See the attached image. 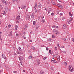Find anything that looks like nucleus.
<instances>
[{
    "label": "nucleus",
    "instance_id": "nucleus-1",
    "mask_svg": "<svg viewBox=\"0 0 74 74\" xmlns=\"http://www.w3.org/2000/svg\"><path fill=\"white\" fill-rule=\"evenodd\" d=\"M68 69H69V70L71 72H73V71H74V68H73L71 65H70L69 66V67H68Z\"/></svg>",
    "mask_w": 74,
    "mask_h": 74
},
{
    "label": "nucleus",
    "instance_id": "nucleus-2",
    "mask_svg": "<svg viewBox=\"0 0 74 74\" xmlns=\"http://www.w3.org/2000/svg\"><path fill=\"white\" fill-rule=\"evenodd\" d=\"M1 1L5 5H7L8 4V3L7 1H5V0H1Z\"/></svg>",
    "mask_w": 74,
    "mask_h": 74
},
{
    "label": "nucleus",
    "instance_id": "nucleus-3",
    "mask_svg": "<svg viewBox=\"0 0 74 74\" xmlns=\"http://www.w3.org/2000/svg\"><path fill=\"white\" fill-rule=\"evenodd\" d=\"M29 18H30V15L29 14H27L26 15V18L27 20H29Z\"/></svg>",
    "mask_w": 74,
    "mask_h": 74
},
{
    "label": "nucleus",
    "instance_id": "nucleus-4",
    "mask_svg": "<svg viewBox=\"0 0 74 74\" xmlns=\"http://www.w3.org/2000/svg\"><path fill=\"white\" fill-rule=\"evenodd\" d=\"M57 6H58L59 8H61V9H63V6L60 5L58 4L57 5Z\"/></svg>",
    "mask_w": 74,
    "mask_h": 74
},
{
    "label": "nucleus",
    "instance_id": "nucleus-5",
    "mask_svg": "<svg viewBox=\"0 0 74 74\" xmlns=\"http://www.w3.org/2000/svg\"><path fill=\"white\" fill-rule=\"evenodd\" d=\"M21 8L22 10H23V9H25V8H26V6L23 5H21Z\"/></svg>",
    "mask_w": 74,
    "mask_h": 74
},
{
    "label": "nucleus",
    "instance_id": "nucleus-6",
    "mask_svg": "<svg viewBox=\"0 0 74 74\" xmlns=\"http://www.w3.org/2000/svg\"><path fill=\"white\" fill-rule=\"evenodd\" d=\"M31 17L32 20H33L34 18V13H33L31 15Z\"/></svg>",
    "mask_w": 74,
    "mask_h": 74
},
{
    "label": "nucleus",
    "instance_id": "nucleus-7",
    "mask_svg": "<svg viewBox=\"0 0 74 74\" xmlns=\"http://www.w3.org/2000/svg\"><path fill=\"white\" fill-rule=\"evenodd\" d=\"M67 28V25L66 24H64L63 27V29H66Z\"/></svg>",
    "mask_w": 74,
    "mask_h": 74
},
{
    "label": "nucleus",
    "instance_id": "nucleus-8",
    "mask_svg": "<svg viewBox=\"0 0 74 74\" xmlns=\"http://www.w3.org/2000/svg\"><path fill=\"white\" fill-rule=\"evenodd\" d=\"M19 60L20 61H22L23 60V57L22 56H21L19 57Z\"/></svg>",
    "mask_w": 74,
    "mask_h": 74
},
{
    "label": "nucleus",
    "instance_id": "nucleus-9",
    "mask_svg": "<svg viewBox=\"0 0 74 74\" xmlns=\"http://www.w3.org/2000/svg\"><path fill=\"white\" fill-rule=\"evenodd\" d=\"M56 29V28H55L54 29H53V32H56V33H58V31Z\"/></svg>",
    "mask_w": 74,
    "mask_h": 74
},
{
    "label": "nucleus",
    "instance_id": "nucleus-10",
    "mask_svg": "<svg viewBox=\"0 0 74 74\" xmlns=\"http://www.w3.org/2000/svg\"><path fill=\"white\" fill-rule=\"evenodd\" d=\"M2 57L4 59H6V57H5V56L4 54H2Z\"/></svg>",
    "mask_w": 74,
    "mask_h": 74
},
{
    "label": "nucleus",
    "instance_id": "nucleus-11",
    "mask_svg": "<svg viewBox=\"0 0 74 74\" xmlns=\"http://www.w3.org/2000/svg\"><path fill=\"white\" fill-rule=\"evenodd\" d=\"M37 62L38 64H40V61L39 60H38L37 61Z\"/></svg>",
    "mask_w": 74,
    "mask_h": 74
},
{
    "label": "nucleus",
    "instance_id": "nucleus-12",
    "mask_svg": "<svg viewBox=\"0 0 74 74\" xmlns=\"http://www.w3.org/2000/svg\"><path fill=\"white\" fill-rule=\"evenodd\" d=\"M31 48L32 49H33V50L35 49V47H34V46H32L31 47Z\"/></svg>",
    "mask_w": 74,
    "mask_h": 74
},
{
    "label": "nucleus",
    "instance_id": "nucleus-13",
    "mask_svg": "<svg viewBox=\"0 0 74 74\" xmlns=\"http://www.w3.org/2000/svg\"><path fill=\"white\" fill-rule=\"evenodd\" d=\"M44 71H43L41 70L40 72V74H44Z\"/></svg>",
    "mask_w": 74,
    "mask_h": 74
},
{
    "label": "nucleus",
    "instance_id": "nucleus-14",
    "mask_svg": "<svg viewBox=\"0 0 74 74\" xmlns=\"http://www.w3.org/2000/svg\"><path fill=\"white\" fill-rule=\"evenodd\" d=\"M45 19H42L41 21V22H42V23H44L45 22Z\"/></svg>",
    "mask_w": 74,
    "mask_h": 74
},
{
    "label": "nucleus",
    "instance_id": "nucleus-15",
    "mask_svg": "<svg viewBox=\"0 0 74 74\" xmlns=\"http://www.w3.org/2000/svg\"><path fill=\"white\" fill-rule=\"evenodd\" d=\"M5 10L6 12H8V9L7 8H5Z\"/></svg>",
    "mask_w": 74,
    "mask_h": 74
},
{
    "label": "nucleus",
    "instance_id": "nucleus-16",
    "mask_svg": "<svg viewBox=\"0 0 74 74\" xmlns=\"http://www.w3.org/2000/svg\"><path fill=\"white\" fill-rule=\"evenodd\" d=\"M17 18L18 19V20H19V19H21V17H20V16L19 15L17 17Z\"/></svg>",
    "mask_w": 74,
    "mask_h": 74
},
{
    "label": "nucleus",
    "instance_id": "nucleus-17",
    "mask_svg": "<svg viewBox=\"0 0 74 74\" xmlns=\"http://www.w3.org/2000/svg\"><path fill=\"white\" fill-rule=\"evenodd\" d=\"M12 32L11 31L10 33L9 36H12Z\"/></svg>",
    "mask_w": 74,
    "mask_h": 74
},
{
    "label": "nucleus",
    "instance_id": "nucleus-18",
    "mask_svg": "<svg viewBox=\"0 0 74 74\" xmlns=\"http://www.w3.org/2000/svg\"><path fill=\"white\" fill-rule=\"evenodd\" d=\"M38 7L39 8H41L42 7V5L40 3H39L38 5Z\"/></svg>",
    "mask_w": 74,
    "mask_h": 74
},
{
    "label": "nucleus",
    "instance_id": "nucleus-19",
    "mask_svg": "<svg viewBox=\"0 0 74 74\" xmlns=\"http://www.w3.org/2000/svg\"><path fill=\"white\" fill-rule=\"evenodd\" d=\"M17 28H18V25H15V29L16 30H17Z\"/></svg>",
    "mask_w": 74,
    "mask_h": 74
},
{
    "label": "nucleus",
    "instance_id": "nucleus-20",
    "mask_svg": "<svg viewBox=\"0 0 74 74\" xmlns=\"http://www.w3.org/2000/svg\"><path fill=\"white\" fill-rule=\"evenodd\" d=\"M16 52H17V53L18 55H19L21 54V52H20L19 51H17Z\"/></svg>",
    "mask_w": 74,
    "mask_h": 74
},
{
    "label": "nucleus",
    "instance_id": "nucleus-21",
    "mask_svg": "<svg viewBox=\"0 0 74 74\" xmlns=\"http://www.w3.org/2000/svg\"><path fill=\"white\" fill-rule=\"evenodd\" d=\"M26 29H27V25H25V27H24V30H25Z\"/></svg>",
    "mask_w": 74,
    "mask_h": 74
},
{
    "label": "nucleus",
    "instance_id": "nucleus-22",
    "mask_svg": "<svg viewBox=\"0 0 74 74\" xmlns=\"http://www.w3.org/2000/svg\"><path fill=\"white\" fill-rule=\"evenodd\" d=\"M2 14L3 15H5V12L4 11H3Z\"/></svg>",
    "mask_w": 74,
    "mask_h": 74
},
{
    "label": "nucleus",
    "instance_id": "nucleus-23",
    "mask_svg": "<svg viewBox=\"0 0 74 74\" xmlns=\"http://www.w3.org/2000/svg\"><path fill=\"white\" fill-rule=\"evenodd\" d=\"M71 20H69L68 22V25H70V23H71Z\"/></svg>",
    "mask_w": 74,
    "mask_h": 74
},
{
    "label": "nucleus",
    "instance_id": "nucleus-24",
    "mask_svg": "<svg viewBox=\"0 0 74 74\" xmlns=\"http://www.w3.org/2000/svg\"><path fill=\"white\" fill-rule=\"evenodd\" d=\"M32 58V57L31 56H29L28 57L29 59H31V58Z\"/></svg>",
    "mask_w": 74,
    "mask_h": 74
},
{
    "label": "nucleus",
    "instance_id": "nucleus-25",
    "mask_svg": "<svg viewBox=\"0 0 74 74\" xmlns=\"http://www.w3.org/2000/svg\"><path fill=\"white\" fill-rule=\"evenodd\" d=\"M43 59L44 60H46L47 59V57H45L43 58Z\"/></svg>",
    "mask_w": 74,
    "mask_h": 74
},
{
    "label": "nucleus",
    "instance_id": "nucleus-26",
    "mask_svg": "<svg viewBox=\"0 0 74 74\" xmlns=\"http://www.w3.org/2000/svg\"><path fill=\"white\" fill-rule=\"evenodd\" d=\"M37 8V4H35V5L34 7V9H36Z\"/></svg>",
    "mask_w": 74,
    "mask_h": 74
},
{
    "label": "nucleus",
    "instance_id": "nucleus-27",
    "mask_svg": "<svg viewBox=\"0 0 74 74\" xmlns=\"http://www.w3.org/2000/svg\"><path fill=\"white\" fill-rule=\"evenodd\" d=\"M11 27V25H10V24H9L8 25V27H9V28L10 27Z\"/></svg>",
    "mask_w": 74,
    "mask_h": 74
},
{
    "label": "nucleus",
    "instance_id": "nucleus-28",
    "mask_svg": "<svg viewBox=\"0 0 74 74\" xmlns=\"http://www.w3.org/2000/svg\"><path fill=\"white\" fill-rule=\"evenodd\" d=\"M36 24V21H34L33 22V25H34Z\"/></svg>",
    "mask_w": 74,
    "mask_h": 74
},
{
    "label": "nucleus",
    "instance_id": "nucleus-29",
    "mask_svg": "<svg viewBox=\"0 0 74 74\" xmlns=\"http://www.w3.org/2000/svg\"><path fill=\"white\" fill-rule=\"evenodd\" d=\"M51 8H49V10H48V11L49 12H50V11H51Z\"/></svg>",
    "mask_w": 74,
    "mask_h": 74
},
{
    "label": "nucleus",
    "instance_id": "nucleus-30",
    "mask_svg": "<svg viewBox=\"0 0 74 74\" xmlns=\"http://www.w3.org/2000/svg\"><path fill=\"white\" fill-rule=\"evenodd\" d=\"M57 62V61H56L54 60V61L53 63H56Z\"/></svg>",
    "mask_w": 74,
    "mask_h": 74
},
{
    "label": "nucleus",
    "instance_id": "nucleus-31",
    "mask_svg": "<svg viewBox=\"0 0 74 74\" xmlns=\"http://www.w3.org/2000/svg\"><path fill=\"white\" fill-rule=\"evenodd\" d=\"M64 64V65H67V62H65L64 63H63Z\"/></svg>",
    "mask_w": 74,
    "mask_h": 74
},
{
    "label": "nucleus",
    "instance_id": "nucleus-32",
    "mask_svg": "<svg viewBox=\"0 0 74 74\" xmlns=\"http://www.w3.org/2000/svg\"><path fill=\"white\" fill-rule=\"evenodd\" d=\"M52 28H53V29H54V28H55V25L52 26Z\"/></svg>",
    "mask_w": 74,
    "mask_h": 74
},
{
    "label": "nucleus",
    "instance_id": "nucleus-33",
    "mask_svg": "<svg viewBox=\"0 0 74 74\" xmlns=\"http://www.w3.org/2000/svg\"><path fill=\"white\" fill-rule=\"evenodd\" d=\"M48 41H51V39L49 38V39H48Z\"/></svg>",
    "mask_w": 74,
    "mask_h": 74
},
{
    "label": "nucleus",
    "instance_id": "nucleus-34",
    "mask_svg": "<svg viewBox=\"0 0 74 74\" xmlns=\"http://www.w3.org/2000/svg\"><path fill=\"white\" fill-rule=\"evenodd\" d=\"M51 15L52 16H53L54 15V13L53 12L52 13H51Z\"/></svg>",
    "mask_w": 74,
    "mask_h": 74
},
{
    "label": "nucleus",
    "instance_id": "nucleus-35",
    "mask_svg": "<svg viewBox=\"0 0 74 74\" xmlns=\"http://www.w3.org/2000/svg\"><path fill=\"white\" fill-rule=\"evenodd\" d=\"M64 19H65V18L64 17H63L62 18V20H63Z\"/></svg>",
    "mask_w": 74,
    "mask_h": 74
},
{
    "label": "nucleus",
    "instance_id": "nucleus-36",
    "mask_svg": "<svg viewBox=\"0 0 74 74\" xmlns=\"http://www.w3.org/2000/svg\"><path fill=\"white\" fill-rule=\"evenodd\" d=\"M55 60V59H54V58H52L51 59V61H53V60Z\"/></svg>",
    "mask_w": 74,
    "mask_h": 74
},
{
    "label": "nucleus",
    "instance_id": "nucleus-37",
    "mask_svg": "<svg viewBox=\"0 0 74 74\" xmlns=\"http://www.w3.org/2000/svg\"><path fill=\"white\" fill-rule=\"evenodd\" d=\"M52 37L53 38H55V35H52Z\"/></svg>",
    "mask_w": 74,
    "mask_h": 74
},
{
    "label": "nucleus",
    "instance_id": "nucleus-38",
    "mask_svg": "<svg viewBox=\"0 0 74 74\" xmlns=\"http://www.w3.org/2000/svg\"><path fill=\"white\" fill-rule=\"evenodd\" d=\"M62 15H63V13H61L60 14V16Z\"/></svg>",
    "mask_w": 74,
    "mask_h": 74
},
{
    "label": "nucleus",
    "instance_id": "nucleus-39",
    "mask_svg": "<svg viewBox=\"0 0 74 74\" xmlns=\"http://www.w3.org/2000/svg\"><path fill=\"white\" fill-rule=\"evenodd\" d=\"M57 49H58V48H57L56 47L55 48V51H56V50H57Z\"/></svg>",
    "mask_w": 74,
    "mask_h": 74
},
{
    "label": "nucleus",
    "instance_id": "nucleus-40",
    "mask_svg": "<svg viewBox=\"0 0 74 74\" xmlns=\"http://www.w3.org/2000/svg\"><path fill=\"white\" fill-rule=\"evenodd\" d=\"M72 41H73V42H74V38H72Z\"/></svg>",
    "mask_w": 74,
    "mask_h": 74
},
{
    "label": "nucleus",
    "instance_id": "nucleus-41",
    "mask_svg": "<svg viewBox=\"0 0 74 74\" xmlns=\"http://www.w3.org/2000/svg\"><path fill=\"white\" fill-rule=\"evenodd\" d=\"M49 52L50 53V54H51V53H51V50H49Z\"/></svg>",
    "mask_w": 74,
    "mask_h": 74
},
{
    "label": "nucleus",
    "instance_id": "nucleus-42",
    "mask_svg": "<svg viewBox=\"0 0 74 74\" xmlns=\"http://www.w3.org/2000/svg\"><path fill=\"white\" fill-rule=\"evenodd\" d=\"M18 48L20 50H21V47H18Z\"/></svg>",
    "mask_w": 74,
    "mask_h": 74
},
{
    "label": "nucleus",
    "instance_id": "nucleus-43",
    "mask_svg": "<svg viewBox=\"0 0 74 74\" xmlns=\"http://www.w3.org/2000/svg\"><path fill=\"white\" fill-rule=\"evenodd\" d=\"M41 18L42 19H43V18H44V16H42L41 17Z\"/></svg>",
    "mask_w": 74,
    "mask_h": 74
},
{
    "label": "nucleus",
    "instance_id": "nucleus-44",
    "mask_svg": "<svg viewBox=\"0 0 74 74\" xmlns=\"http://www.w3.org/2000/svg\"><path fill=\"white\" fill-rule=\"evenodd\" d=\"M14 73H17V72L16 71H15L13 72Z\"/></svg>",
    "mask_w": 74,
    "mask_h": 74
},
{
    "label": "nucleus",
    "instance_id": "nucleus-45",
    "mask_svg": "<svg viewBox=\"0 0 74 74\" xmlns=\"http://www.w3.org/2000/svg\"><path fill=\"white\" fill-rule=\"evenodd\" d=\"M54 5H55V3L54 2H53L52 3Z\"/></svg>",
    "mask_w": 74,
    "mask_h": 74
},
{
    "label": "nucleus",
    "instance_id": "nucleus-46",
    "mask_svg": "<svg viewBox=\"0 0 74 74\" xmlns=\"http://www.w3.org/2000/svg\"><path fill=\"white\" fill-rule=\"evenodd\" d=\"M35 12L36 13V12H37V10H36V9L35 10Z\"/></svg>",
    "mask_w": 74,
    "mask_h": 74
},
{
    "label": "nucleus",
    "instance_id": "nucleus-47",
    "mask_svg": "<svg viewBox=\"0 0 74 74\" xmlns=\"http://www.w3.org/2000/svg\"><path fill=\"white\" fill-rule=\"evenodd\" d=\"M70 16H73V14H70Z\"/></svg>",
    "mask_w": 74,
    "mask_h": 74
},
{
    "label": "nucleus",
    "instance_id": "nucleus-48",
    "mask_svg": "<svg viewBox=\"0 0 74 74\" xmlns=\"http://www.w3.org/2000/svg\"><path fill=\"white\" fill-rule=\"evenodd\" d=\"M61 48H64V46H62L61 47Z\"/></svg>",
    "mask_w": 74,
    "mask_h": 74
},
{
    "label": "nucleus",
    "instance_id": "nucleus-49",
    "mask_svg": "<svg viewBox=\"0 0 74 74\" xmlns=\"http://www.w3.org/2000/svg\"><path fill=\"white\" fill-rule=\"evenodd\" d=\"M71 12H69V15H71Z\"/></svg>",
    "mask_w": 74,
    "mask_h": 74
},
{
    "label": "nucleus",
    "instance_id": "nucleus-50",
    "mask_svg": "<svg viewBox=\"0 0 74 74\" xmlns=\"http://www.w3.org/2000/svg\"><path fill=\"white\" fill-rule=\"evenodd\" d=\"M64 41H66V39L65 38H64Z\"/></svg>",
    "mask_w": 74,
    "mask_h": 74
},
{
    "label": "nucleus",
    "instance_id": "nucleus-51",
    "mask_svg": "<svg viewBox=\"0 0 74 74\" xmlns=\"http://www.w3.org/2000/svg\"><path fill=\"white\" fill-rule=\"evenodd\" d=\"M16 56V53H14V56Z\"/></svg>",
    "mask_w": 74,
    "mask_h": 74
},
{
    "label": "nucleus",
    "instance_id": "nucleus-52",
    "mask_svg": "<svg viewBox=\"0 0 74 74\" xmlns=\"http://www.w3.org/2000/svg\"><path fill=\"white\" fill-rule=\"evenodd\" d=\"M20 63H21V65H22V62H20Z\"/></svg>",
    "mask_w": 74,
    "mask_h": 74
},
{
    "label": "nucleus",
    "instance_id": "nucleus-53",
    "mask_svg": "<svg viewBox=\"0 0 74 74\" xmlns=\"http://www.w3.org/2000/svg\"><path fill=\"white\" fill-rule=\"evenodd\" d=\"M55 27H56V28H58V26H56Z\"/></svg>",
    "mask_w": 74,
    "mask_h": 74
},
{
    "label": "nucleus",
    "instance_id": "nucleus-54",
    "mask_svg": "<svg viewBox=\"0 0 74 74\" xmlns=\"http://www.w3.org/2000/svg\"><path fill=\"white\" fill-rule=\"evenodd\" d=\"M46 50H48V48L46 47Z\"/></svg>",
    "mask_w": 74,
    "mask_h": 74
},
{
    "label": "nucleus",
    "instance_id": "nucleus-55",
    "mask_svg": "<svg viewBox=\"0 0 74 74\" xmlns=\"http://www.w3.org/2000/svg\"><path fill=\"white\" fill-rule=\"evenodd\" d=\"M33 33V31H31L30 32V34H31V33Z\"/></svg>",
    "mask_w": 74,
    "mask_h": 74
},
{
    "label": "nucleus",
    "instance_id": "nucleus-56",
    "mask_svg": "<svg viewBox=\"0 0 74 74\" xmlns=\"http://www.w3.org/2000/svg\"><path fill=\"white\" fill-rule=\"evenodd\" d=\"M16 35L17 36H19V34H16Z\"/></svg>",
    "mask_w": 74,
    "mask_h": 74
},
{
    "label": "nucleus",
    "instance_id": "nucleus-57",
    "mask_svg": "<svg viewBox=\"0 0 74 74\" xmlns=\"http://www.w3.org/2000/svg\"><path fill=\"white\" fill-rule=\"evenodd\" d=\"M2 72V70H0V73H1Z\"/></svg>",
    "mask_w": 74,
    "mask_h": 74
},
{
    "label": "nucleus",
    "instance_id": "nucleus-58",
    "mask_svg": "<svg viewBox=\"0 0 74 74\" xmlns=\"http://www.w3.org/2000/svg\"><path fill=\"white\" fill-rule=\"evenodd\" d=\"M24 39L25 40H26V37H24Z\"/></svg>",
    "mask_w": 74,
    "mask_h": 74
},
{
    "label": "nucleus",
    "instance_id": "nucleus-59",
    "mask_svg": "<svg viewBox=\"0 0 74 74\" xmlns=\"http://www.w3.org/2000/svg\"><path fill=\"white\" fill-rule=\"evenodd\" d=\"M45 10L46 11H47V8H45Z\"/></svg>",
    "mask_w": 74,
    "mask_h": 74
},
{
    "label": "nucleus",
    "instance_id": "nucleus-60",
    "mask_svg": "<svg viewBox=\"0 0 74 74\" xmlns=\"http://www.w3.org/2000/svg\"><path fill=\"white\" fill-rule=\"evenodd\" d=\"M30 42H32V40H30Z\"/></svg>",
    "mask_w": 74,
    "mask_h": 74
},
{
    "label": "nucleus",
    "instance_id": "nucleus-61",
    "mask_svg": "<svg viewBox=\"0 0 74 74\" xmlns=\"http://www.w3.org/2000/svg\"><path fill=\"white\" fill-rule=\"evenodd\" d=\"M57 45L58 46V47H59V44Z\"/></svg>",
    "mask_w": 74,
    "mask_h": 74
},
{
    "label": "nucleus",
    "instance_id": "nucleus-62",
    "mask_svg": "<svg viewBox=\"0 0 74 74\" xmlns=\"http://www.w3.org/2000/svg\"><path fill=\"white\" fill-rule=\"evenodd\" d=\"M23 72H25V70H23Z\"/></svg>",
    "mask_w": 74,
    "mask_h": 74
},
{
    "label": "nucleus",
    "instance_id": "nucleus-63",
    "mask_svg": "<svg viewBox=\"0 0 74 74\" xmlns=\"http://www.w3.org/2000/svg\"><path fill=\"white\" fill-rule=\"evenodd\" d=\"M11 53V52H10V51L8 52V53Z\"/></svg>",
    "mask_w": 74,
    "mask_h": 74
},
{
    "label": "nucleus",
    "instance_id": "nucleus-64",
    "mask_svg": "<svg viewBox=\"0 0 74 74\" xmlns=\"http://www.w3.org/2000/svg\"><path fill=\"white\" fill-rule=\"evenodd\" d=\"M64 53H66V52L64 51L63 52Z\"/></svg>",
    "mask_w": 74,
    "mask_h": 74
}]
</instances>
